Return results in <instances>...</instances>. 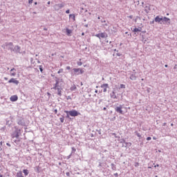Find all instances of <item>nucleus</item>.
Here are the masks:
<instances>
[{"label":"nucleus","mask_w":177,"mask_h":177,"mask_svg":"<svg viewBox=\"0 0 177 177\" xmlns=\"http://www.w3.org/2000/svg\"><path fill=\"white\" fill-rule=\"evenodd\" d=\"M50 3V1H48L47 4L49 5Z\"/></svg>","instance_id":"774afa93"},{"label":"nucleus","mask_w":177,"mask_h":177,"mask_svg":"<svg viewBox=\"0 0 177 177\" xmlns=\"http://www.w3.org/2000/svg\"><path fill=\"white\" fill-rule=\"evenodd\" d=\"M55 114H57V109L54 110Z\"/></svg>","instance_id":"13d9d810"},{"label":"nucleus","mask_w":177,"mask_h":177,"mask_svg":"<svg viewBox=\"0 0 177 177\" xmlns=\"http://www.w3.org/2000/svg\"><path fill=\"white\" fill-rule=\"evenodd\" d=\"M10 72H11V77H15L16 75V68H12L10 70Z\"/></svg>","instance_id":"a211bd4d"},{"label":"nucleus","mask_w":177,"mask_h":177,"mask_svg":"<svg viewBox=\"0 0 177 177\" xmlns=\"http://www.w3.org/2000/svg\"><path fill=\"white\" fill-rule=\"evenodd\" d=\"M62 81H63V79L60 80V78L55 77V84L53 85V89L57 91V94L58 95V96H62V92L63 91V88L60 87L59 86V84L60 82H62Z\"/></svg>","instance_id":"f257e3e1"},{"label":"nucleus","mask_w":177,"mask_h":177,"mask_svg":"<svg viewBox=\"0 0 177 177\" xmlns=\"http://www.w3.org/2000/svg\"><path fill=\"white\" fill-rule=\"evenodd\" d=\"M150 10H151V9L150 8V4L145 5V13H149Z\"/></svg>","instance_id":"4468645a"},{"label":"nucleus","mask_w":177,"mask_h":177,"mask_svg":"<svg viewBox=\"0 0 177 177\" xmlns=\"http://www.w3.org/2000/svg\"><path fill=\"white\" fill-rule=\"evenodd\" d=\"M23 173L24 174L25 176H27V175L30 174V171H28V169H26L23 170Z\"/></svg>","instance_id":"393cba45"},{"label":"nucleus","mask_w":177,"mask_h":177,"mask_svg":"<svg viewBox=\"0 0 177 177\" xmlns=\"http://www.w3.org/2000/svg\"><path fill=\"white\" fill-rule=\"evenodd\" d=\"M120 143L122 144V147H125L126 149H128V147H131L132 146L131 142H126L125 139L124 138L120 140Z\"/></svg>","instance_id":"39448f33"},{"label":"nucleus","mask_w":177,"mask_h":177,"mask_svg":"<svg viewBox=\"0 0 177 177\" xmlns=\"http://www.w3.org/2000/svg\"><path fill=\"white\" fill-rule=\"evenodd\" d=\"M66 176H70V172H66Z\"/></svg>","instance_id":"bf43d9fd"},{"label":"nucleus","mask_w":177,"mask_h":177,"mask_svg":"<svg viewBox=\"0 0 177 177\" xmlns=\"http://www.w3.org/2000/svg\"><path fill=\"white\" fill-rule=\"evenodd\" d=\"M64 6H66V3H64L55 4V10H60V9H63V8H64Z\"/></svg>","instance_id":"1a4fd4ad"},{"label":"nucleus","mask_w":177,"mask_h":177,"mask_svg":"<svg viewBox=\"0 0 177 177\" xmlns=\"http://www.w3.org/2000/svg\"><path fill=\"white\" fill-rule=\"evenodd\" d=\"M34 0H29L28 1V3H30V4H31V3H32V1H33Z\"/></svg>","instance_id":"3c124183"},{"label":"nucleus","mask_w":177,"mask_h":177,"mask_svg":"<svg viewBox=\"0 0 177 177\" xmlns=\"http://www.w3.org/2000/svg\"><path fill=\"white\" fill-rule=\"evenodd\" d=\"M74 75H80V74H84V69L80 68H73Z\"/></svg>","instance_id":"423d86ee"},{"label":"nucleus","mask_w":177,"mask_h":177,"mask_svg":"<svg viewBox=\"0 0 177 177\" xmlns=\"http://www.w3.org/2000/svg\"><path fill=\"white\" fill-rule=\"evenodd\" d=\"M112 171H117V166L114 163L111 164Z\"/></svg>","instance_id":"5701e85b"},{"label":"nucleus","mask_w":177,"mask_h":177,"mask_svg":"<svg viewBox=\"0 0 177 177\" xmlns=\"http://www.w3.org/2000/svg\"><path fill=\"white\" fill-rule=\"evenodd\" d=\"M17 122L18 125H20L21 127H26V122L24 121V119L22 118H19L17 120Z\"/></svg>","instance_id":"6e6552de"},{"label":"nucleus","mask_w":177,"mask_h":177,"mask_svg":"<svg viewBox=\"0 0 177 177\" xmlns=\"http://www.w3.org/2000/svg\"><path fill=\"white\" fill-rule=\"evenodd\" d=\"M62 73H63V68L59 69L57 72V74H60Z\"/></svg>","instance_id":"79ce46f5"},{"label":"nucleus","mask_w":177,"mask_h":177,"mask_svg":"<svg viewBox=\"0 0 177 177\" xmlns=\"http://www.w3.org/2000/svg\"><path fill=\"white\" fill-rule=\"evenodd\" d=\"M136 75L135 74H131L130 75V80H131V81H136Z\"/></svg>","instance_id":"4be33fe9"},{"label":"nucleus","mask_w":177,"mask_h":177,"mask_svg":"<svg viewBox=\"0 0 177 177\" xmlns=\"http://www.w3.org/2000/svg\"><path fill=\"white\" fill-rule=\"evenodd\" d=\"M66 70H71V67H70V66H66Z\"/></svg>","instance_id":"864d4df0"},{"label":"nucleus","mask_w":177,"mask_h":177,"mask_svg":"<svg viewBox=\"0 0 177 177\" xmlns=\"http://www.w3.org/2000/svg\"><path fill=\"white\" fill-rule=\"evenodd\" d=\"M77 66H82V62H77Z\"/></svg>","instance_id":"37998d69"},{"label":"nucleus","mask_w":177,"mask_h":177,"mask_svg":"<svg viewBox=\"0 0 177 177\" xmlns=\"http://www.w3.org/2000/svg\"><path fill=\"white\" fill-rule=\"evenodd\" d=\"M12 52H14L17 55H21V47L18 45L15 46V47L12 48Z\"/></svg>","instance_id":"0eeeda50"},{"label":"nucleus","mask_w":177,"mask_h":177,"mask_svg":"<svg viewBox=\"0 0 177 177\" xmlns=\"http://www.w3.org/2000/svg\"><path fill=\"white\" fill-rule=\"evenodd\" d=\"M147 140H151V137H147Z\"/></svg>","instance_id":"8fccbe9b"},{"label":"nucleus","mask_w":177,"mask_h":177,"mask_svg":"<svg viewBox=\"0 0 177 177\" xmlns=\"http://www.w3.org/2000/svg\"><path fill=\"white\" fill-rule=\"evenodd\" d=\"M111 135L112 136H115L116 139H120V136H117L115 133H112Z\"/></svg>","instance_id":"c85d7f7f"},{"label":"nucleus","mask_w":177,"mask_h":177,"mask_svg":"<svg viewBox=\"0 0 177 177\" xmlns=\"http://www.w3.org/2000/svg\"><path fill=\"white\" fill-rule=\"evenodd\" d=\"M120 89H125V84H120Z\"/></svg>","instance_id":"72a5a7b5"},{"label":"nucleus","mask_w":177,"mask_h":177,"mask_svg":"<svg viewBox=\"0 0 177 177\" xmlns=\"http://www.w3.org/2000/svg\"><path fill=\"white\" fill-rule=\"evenodd\" d=\"M7 47L8 46H6V42L1 46V48H3V49H6Z\"/></svg>","instance_id":"2f4dec72"},{"label":"nucleus","mask_w":177,"mask_h":177,"mask_svg":"<svg viewBox=\"0 0 177 177\" xmlns=\"http://www.w3.org/2000/svg\"><path fill=\"white\" fill-rule=\"evenodd\" d=\"M77 89V86L75 85H73V86L71 87V91H75Z\"/></svg>","instance_id":"7c9ffc66"},{"label":"nucleus","mask_w":177,"mask_h":177,"mask_svg":"<svg viewBox=\"0 0 177 177\" xmlns=\"http://www.w3.org/2000/svg\"><path fill=\"white\" fill-rule=\"evenodd\" d=\"M64 113L66 114V118H70V115L71 117H77V115H81V113L76 110L64 111Z\"/></svg>","instance_id":"20e7f679"},{"label":"nucleus","mask_w":177,"mask_h":177,"mask_svg":"<svg viewBox=\"0 0 177 177\" xmlns=\"http://www.w3.org/2000/svg\"><path fill=\"white\" fill-rule=\"evenodd\" d=\"M155 21H150V24H154Z\"/></svg>","instance_id":"e2e57ef3"},{"label":"nucleus","mask_w":177,"mask_h":177,"mask_svg":"<svg viewBox=\"0 0 177 177\" xmlns=\"http://www.w3.org/2000/svg\"><path fill=\"white\" fill-rule=\"evenodd\" d=\"M39 71H40L41 73H43L44 68H42V66H41V65H40V66H39Z\"/></svg>","instance_id":"e433bc0d"},{"label":"nucleus","mask_w":177,"mask_h":177,"mask_svg":"<svg viewBox=\"0 0 177 177\" xmlns=\"http://www.w3.org/2000/svg\"><path fill=\"white\" fill-rule=\"evenodd\" d=\"M113 175H114V176H115V177H118V173H115Z\"/></svg>","instance_id":"09e8293b"},{"label":"nucleus","mask_w":177,"mask_h":177,"mask_svg":"<svg viewBox=\"0 0 177 177\" xmlns=\"http://www.w3.org/2000/svg\"><path fill=\"white\" fill-rule=\"evenodd\" d=\"M66 35H68V37H71V32H73V30L66 28Z\"/></svg>","instance_id":"aec40b11"},{"label":"nucleus","mask_w":177,"mask_h":177,"mask_svg":"<svg viewBox=\"0 0 177 177\" xmlns=\"http://www.w3.org/2000/svg\"><path fill=\"white\" fill-rule=\"evenodd\" d=\"M101 88H109V84H103L101 85Z\"/></svg>","instance_id":"cd10ccee"},{"label":"nucleus","mask_w":177,"mask_h":177,"mask_svg":"<svg viewBox=\"0 0 177 177\" xmlns=\"http://www.w3.org/2000/svg\"><path fill=\"white\" fill-rule=\"evenodd\" d=\"M110 96H111V99H117V95H115V92H114V91H112L110 93Z\"/></svg>","instance_id":"412c9836"},{"label":"nucleus","mask_w":177,"mask_h":177,"mask_svg":"<svg viewBox=\"0 0 177 177\" xmlns=\"http://www.w3.org/2000/svg\"><path fill=\"white\" fill-rule=\"evenodd\" d=\"M135 135H136V136H138V138H142V134H140V133L138 132V131H135L134 132Z\"/></svg>","instance_id":"bb28decb"},{"label":"nucleus","mask_w":177,"mask_h":177,"mask_svg":"<svg viewBox=\"0 0 177 177\" xmlns=\"http://www.w3.org/2000/svg\"><path fill=\"white\" fill-rule=\"evenodd\" d=\"M6 46H7L8 50L13 52V43L12 42H6Z\"/></svg>","instance_id":"9b49d317"},{"label":"nucleus","mask_w":177,"mask_h":177,"mask_svg":"<svg viewBox=\"0 0 177 177\" xmlns=\"http://www.w3.org/2000/svg\"><path fill=\"white\" fill-rule=\"evenodd\" d=\"M114 110L118 114L124 115V114H125L124 110H127V107H125V105L124 104H116V105H115Z\"/></svg>","instance_id":"f03ea898"},{"label":"nucleus","mask_w":177,"mask_h":177,"mask_svg":"<svg viewBox=\"0 0 177 177\" xmlns=\"http://www.w3.org/2000/svg\"><path fill=\"white\" fill-rule=\"evenodd\" d=\"M14 131L11 134V138L12 139H19V136L21 135V129H20L17 126L14 127Z\"/></svg>","instance_id":"7ed1b4c3"},{"label":"nucleus","mask_w":177,"mask_h":177,"mask_svg":"<svg viewBox=\"0 0 177 177\" xmlns=\"http://www.w3.org/2000/svg\"><path fill=\"white\" fill-rule=\"evenodd\" d=\"M19 97L17 95H12L10 97V102H17Z\"/></svg>","instance_id":"dca6fc26"},{"label":"nucleus","mask_w":177,"mask_h":177,"mask_svg":"<svg viewBox=\"0 0 177 177\" xmlns=\"http://www.w3.org/2000/svg\"><path fill=\"white\" fill-rule=\"evenodd\" d=\"M95 37H97V38H99L100 39H101L100 37V33L95 35Z\"/></svg>","instance_id":"58836bf2"},{"label":"nucleus","mask_w":177,"mask_h":177,"mask_svg":"<svg viewBox=\"0 0 177 177\" xmlns=\"http://www.w3.org/2000/svg\"><path fill=\"white\" fill-rule=\"evenodd\" d=\"M131 30L133 32H134V35H136V37H138V35L139 34V32H140V31H142V28H135L133 29H132V28H131Z\"/></svg>","instance_id":"9d476101"},{"label":"nucleus","mask_w":177,"mask_h":177,"mask_svg":"<svg viewBox=\"0 0 177 177\" xmlns=\"http://www.w3.org/2000/svg\"><path fill=\"white\" fill-rule=\"evenodd\" d=\"M97 167H98V168L103 167V163L102 162H99V165Z\"/></svg>","instance_id":"f704fd0d"},{"label":"nucleus","mask_w":177,"mask_h":177,"mask_svg":"<svg viewBox=\"0 0 177 177\" xmlns=\"http://www.w3.org/2000/svg\"><path fill=\"white\" fill-rule=\"evenodd\" d=\"M66 99H67V100H71V96L68 95Z\"/></svg>","instance_id":"49530a36"},{"label":"nucleus","mask_w":177,"mask_h":177,"mask_svg":"<svg viewBox=\"0 0 177 177\" xmlns=\"http://www.w3.org/2000/svg\"><path fill=\"white\" fill-rule=\"evenodd\" d=\"M164 21L165 23H168L169 24H171V19L167 17H164L162 18V23H164Z\"/></svg>","instance_id":"f3484780"},{"label":"nucleus","mask_w":177,"mask_h":177,"mask_svg":"<svg viewBox=\"0 0 177 177\" xmlns=\"http://www.w3.org/2000/svg\"><path fill=\"white\" fill-rule=\"evenodd\" d=\"M116 56H121V53H116Z\"/></svg>","instance_id":"5fc2aeb1"},{"label":"nucleus","mask_w":177,"mask_h":177,"mask_svg":"<svg viewBox=\"0 0 177 177\" xmlns=\"http://www.w3.org/2000/svg\"><path fill=\"white\" fill-rule=\"evenodd\" d=\"M101 23H106V20H101Z\"/></svg>","instance_id":"0e129e2a"},{"label":"nucleus","mask_w":177,"mask_h":177,"mask_svg":"<svg viewBox=\"0 0 177 177\" xmlns=\"http://www.w3.org/2000/svg\"><path fill=\"white\" fill-rule=\"evenodd\" d=\"M66 13L67 15H68V13H70V10H67L66 11Z\"/></svg>","instance_id":"6e6d98bb"},{"label":"nucleus","mask_w":177,"mask_h":177,"mask_svg":"<svg viewBox=\"0 0 177 177\" xmlns=\"http://www.w3.org/2000/svg\"><path fill=\"white\" fill-rule=\"evenodd\" d=\"M59 121L61 122H64V117H62V118H59Z\"/></svg>","instance_id":"4c0bfd02"},{"label":"nucleus","mask_w":177,"mask_h":177,"mask_svg":"<svg viewBox=\"0 0 177 177\" xmlns=\"http://www.w3.org/2000/svg\"><path fill=\"white\" fill-rule=\"evenodd\" d=\"M127 17H129V19H133V15H130V16H129Z\"/></svg>","instance_id":"de8ad7c7"},{"label":"nucleus","mask_w":177,"mask_h":177,"mask_svg":"<svg viewBox=\"0 0 177 177\" xmlns=\"http://www.w3.org/2000/svg\"><path fill=\"white\" fill-rule=\"evenodd\" d=\"M30 62L34 64V58H30Z\"/></svg>","instance_id":"c03bdc74"},{"label":"nucleus","mask_w":177,"mask_h":177,"mask_svg":"<svg viewBox=\"0 0 177 177\" xmlns=\"http://www.w3.org/2000/svg\"><path fill=\"white\" fill-rule=\"evenodd\" d=\"M71 156H73V153H71L70 155H68V156H66V160H70V158H71Z\"/></svg>","instance_id":"473e14b6"},{"label":"nucleus","mask_w":177,"mask_h":177,"mask_svg":"<svg viewBox=\"0 0 177 177\" xmlns=\"http://www.w3.org/2000/svg\"><path fill=\"white\" fill-rule=\"evenodd\" d=\"M69 19H73V20L75 21V15L74 14L69 15Z\"/></svg>","instance_id":"a878e982"},{"label":"nucleus","mask_w":177,"mask_h":177,"mask_svg":"<svg viewBox=\"0 0 177 177\" xmlns=\"http://www.w3.org/2000/svg\"><path fill=\"white\" fill-rule=\"evenodd\" d=\"M6 129V127H3L1 129V131H5Z\"/></svg>","instance_id":"a18cd8bd"},{"label":"nucleus","mask_w":177,"mask_h":177,"mask_svg":"<svg viewBox=\"0 0 177 177\" xmlns=\"http://www.w3.org/2000/svg\"><path fill=\"white\" fill-rule=\"evenodd\" d=\"M13 142L15 143L16 145H19V143L20 142V140H14Z\"/></svg>","instance_id":"c756f323"},{"label":"nucleus","mask_w":177,"mask_h":177,"mask_svg":"<svg viewBox=\"0 0 177 177\" xmlns=\"http://www.w3.org/2000/svg\"><path fill=\"white\" fill-rule=\"evenodd\" d=\"M96 131L98 132L99 135H102V129H97Z\"/></svg>","instance_id":"ea45409f"},{"label":"nucleus","mask_w":177,"mask_h":177,"mask_svg":"<svg viewBox=\"0 0 177 177\" xmlns=\"http://www.w3.org/2000/svg\"><path fill=\"white\" fill-rule=\"evenodd\" d=\"M17 177H24L23 176V172L21 171H19L17 173Z\"/></svg>","instance_id":"b1692460"},{"label":"nucleus","mask_w":177,"mask_h":177,"mask_svg":"<svg viewBox=\"0 0 177 177\" xmlns=\"http://www.w3.org/2000/svg\"><path fill=\"white\" fill-rule=\"evenodd\" d=\"M4 80H5L6 81H8V77H4Z\"/></svg>","instance_id":"338daca9"},{"label":"nucleus","mask_w":177,"mask_h":177,"mask_svg":"<svg viewBox=\"0 0 177 177\" xmlns=\"http://www.w3.org/2000/svg\"><path fill=\"white\" fill-rule=\"evenodd\" d=\"M103 110H104V111H106V110H107V108L104 107V108H103Z\"/></svg>","instance_id":"69168bd1"},{"label":"nucleus","mask_w":177,"mask_h":177,"mask_svg":"<svg viewBox=\"0 0 177 177\" xmlns=\"http://www.w3.org/2000/svg\"><path fill=\"white\" fill-rule=\"evenodd\" d=\"M154 21H156V23H160V24H162V17L160 18V16H156Z\"/></svg>","instance_id":"ddd939ff"},{"label":"nucleus","mask_w":177,"mask_h":177,"mask_svg":"<svg viewBox=\"0 0 177 177\" xmlns=\"http://www.w3.org/2000/svg\"><path fill=\"white\" fill-rule=\"evenodd\" d=\"M157 167H160V165L157 164L156 165L154 166V168H157Z\"/></svg>","instance_id":"052dcab7"},{"label":"nucleus","mask_w":177,"mask_h":177,"mask_svg":"<svg viewBox=\"0 0 177 177\" xmlns=\"http://www.w3.org/2000/svg\"><path fill=\"white\" fill-rule=\"evenodd\" d=\"M44 31H48V28H44Z\"/></svg>","instance_id":"680f3d73"},{"label":"nucleus","mask_w":177,"mask_h":177,"mask_svg":"<svg viewBox=\"0 0 177 177\" xmlns=\"http://www.w3.org/2000/svg\"><path fill=\"white\" fill-rule=\"evenodd\" d=\"M103 92H107V88H104Z\"/></svg>","instance_id":"603ef678"},{"label":"nucleus","mask_w":177,"mask_h":177,"mask_svg":"<svg viewBox=\"0 0 177 177\" xmlns=\"http://www.w3.org/2000/svg\"><path fill=\"white\" fill-rule=\"evenodd\" d=\"M12 116H10L9 118L6 119V125H9V126L12 125V122H10L12 121Z\"/></svg>","instance_id":"2eb2a0df"},{"label":"nucleus","mask_w":177,"mask_h":177,"mask_svg":"<svg viewBox=\"0 0 177 177\" xmlns=\"http://www.w3.org/2000/svg\"><path fill=\"white\" fill-rule=\"evenodd\" d=\"M75 151H77V149L75 147H72V151H71L72 154L73 153H75Z\"/></svg>","instance_id":"c9c22d12"},{"label":"nucleus","mask_w":177,"mask_h":177,"mask_svg":"<svg viewBox=\"0 0 177 177\" xmlns=\"http://www.w3.org/2000/svg\"><path fill=\"white\" fill-rule=\"evenodd\" d=\"M134 167H139V162H136L134 163Z\"/></svg>","instance_id":"a19ab883"},{"label":"nucleus","mask_w":177,"mask_h":177,"mask_svg":"<svg viewBox=\"0 0 177 177\" xmlns=\"http://www.w3.org/2000/svg\"><path fill=\"white\" fill-rule=\"evenodd\" d=\"M19 80H16V78H11L9 81H8V84H15V85H19Z\"/></svg>","instance_id":"f8f14e48"},{"label":"nucleus","mask_w":177,"mask_h":177,"mask_svg":"<svg viewBox=\"0 0 177 177\" xmlns=\"http://www.w3.org/2000/svg\"><path fill=\"white\" fill-rule=\"evenodd\" d=\"M100 34V38H107V37H109L107 33H106L105 32H101Z\"/></svg>","instance_id":"6ab92c4d"},{"label":"nucleus","mask_w":177,"mask_h":177,"mask_svg":"<svg viewBox=\"0 0 177 177\" xmlns=\"http://www.w3.org/2000/svg\"><path fill=\"white\" fill-rule=\"evenodd\" d=\"M6 145H7V146H8V147H10V146H11L9 142H7Z\"/></svg>","instance_id":"4d7b16f0"}]
</instances>
